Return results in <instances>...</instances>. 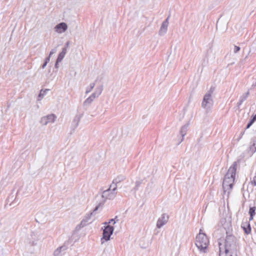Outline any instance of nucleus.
Here are the masks:
<instances>
[{"mask_svg":"<svg viewBox=\"0 0 256 256\" xmlns=\"http://www.w3.org/2000/svg\"><path fill=\"white\" fill-rule=\"evenodd\" d=\"M214 90V88L211 87L210 88V90L208 91V93H206V94H210V96H212V94L213 93Z\"/></svg>","mask_w":256,"mask_h":256,"instance_id":"33","label":"nucleus"},{"mask_svg":"<svg viewBox=\"0 0 256 256\" xmlns=\"http://www.w3.org/2000/svg\"><path fill=\"white\" fill-rule=\"evenodd\" d=\"M244 132H245V130H244L240 132L238 140L242 138L243 135L244 134Z\"/></svg>","mask_w":256,"mask_h":256,"instance_id":"36","label":"nucleus"},{"mask_svg":"<svg viewBox=\"0 0 256 256\" xmlns=\"http://www.w3.org/2000/svg\"><path fill=\"white\" fill-rule=\"evenodd\" d=\"M30 236L34 240H38V236L37 235V234L34 232H32L30 234Z\"/></svg>","mask_w":256,"mask_h":256,"instance_id":"24","label":"nucleus"},{"mask_svg":"<svg viewBox=\"0 0 256 256\" xmlns=\"http://www.w3.org/2000/svg\"><path fill=\"white\" fill-rule=\"evenodd\" d=\"M94 100L90 97L87 98L83 102V106L85 109H86L92 104Z\"/></svg>","mask_w":256,"mask_h":256,"instance_id":"19","label":"nucleus"},{"mask_svg":"<svg viewBox=\"0 0 256 256\" xmlns=\"http://www.w3.org/2000/svg\"><path fill=\"white\" fill-rule=\"evenodd\" d=\"M126 178V177L124 175L120 174L116 176L113 180L114 182H116L117 184L124 181Z\"/></svg>","mask_w":256,"mask_h":256,"instance_id":"18","label":"nucleus"},{"mask_svg":"<svg viewBox=\"0 0 256 256\" xmlns=\"http://www.w3.org/2000/svg\"><path fill=\"white\" fill-rule=\"evenodd\" d=\"M250 183L254 186H256V176L253 178L252 180L250 181Z\"/></svg>","mask_w":256,"mask_h":256,"instance_id":"31","label":"nucleus"},{"mask_svg":"<svg viewBox=\"0 0 256 256\" xmlns=\"http://www.w3.org/2000/svg\"><path fill=\"white\" fill-rule=\"evenodd\" d=\"M232 254H235L236 252H232L231 250H230L228 249L224 248V251L222 252L220 248V256H232Z\"/></svg>","mask_w":256,"mask_h":256,"instance_id":"16","label":"nucleus"},{"mask_svg":"<svg viewBox=\"0 0 256 256\" xmlns=\"http://www.w3.org/2000/svg\"><path fill=\"white\" fill-rule=\"evenodd\" d=\"M66 52H67L66 47H64L62 48V51L60 52L63 54H64L66 55Z\"/></svg>","mask_w":256,"mask_h":256,"instance_id":"35","label":"nucleus"},{"mask_svg":"<svg viewBox=\"0 0 256 256\" xmlns=\"http://www.w3.org/2000/svg\"><path fill=\"white\" fill-rule=\"evenodd\" d=\"M50 56H48L46 57V58H45V60H44V62H46V63H47V64H48V62H50Z\"/></svg>","mask_w":256,"mask_h":256,"instance_id":"37","label":"nucleus"},{"mask_svg":"<svg viewBox=\"0 0 256 256\" xmlns=\"http://www.w3.org/2000/svg\"><path fill=\"white\" fill-rule=\"evenodd\" d=\"M234 47L233 51L234 54L238 52L240 50V46L235 45H234Z\"/></svg>","mask_w":256,"mask_h":256,"instance_id":"29","label":"nucleus"},{"mask_svg":"<svg viewBox=\"0 0 256 256\" xmlns=\"http://www.w3.org/2000/svg\"><path fill=\"white\" fill-rule=\"evenodd\" d=\"M96 80L95 82H96ZM96 85V82L90 83V86L86 88V94H88L90 93L92 90L94 88Z\"/></svg>","mask_w":256,"mask_h":256,"instance_id":"20","label":"nucleus"},{"mask_svg":"<svg viewBox=\"0 0 256 256\" xmlns=\"http://www.w3.org/2000/svg\"><path fill=\"white\" fill-rule=\"evenodd\" d=\"M117 218V216H116L114 218H112V219H110L109 221L108 222H104V224H106L108 223H109V224H110V223H113V224H115L116 223V221H115V220Z\"/></svg>","mask_w":256,"mask_h":256,"instance_id":"32","label":"nucleus"},{"mask_svg":"<svg viewBox=\"0 0 256 256\" xmlns=\"http://www.w3.org/2000/svg\"><path fill=\"white\" fill-rule=\"evenodd\" d=\"M34 244H34V241H32V245H34Z\"/></svg>","mask_w":256,"mask_h":256,"instance_id":"45","label":"nucleus"},{"mask_svg":"<svg viewBox=\"0 0 256 256\" xmlns=\"http://www.w3.org/2000/svg\"><path fill=\"white\" fill-rule=\"evenodd\" d=\"M56 52V48H53L51 50V51L50 52V54L48 56H50V57L53 54H54Z\"/></svg>","mask_w":256,"mask_h":256,"instance_id":"34","label":"nucleus"},{"mask_svg":"<svg viewBox=\"0 0 256 256\" xmlns=\"http://www.w3.org/2000/svg\"><path fill=\"white\" fill-rule=\"evenodd\" d=\"M254 120V122L256 120V114L252 118Z\"/></svg>","mask_w":256,"mask_h":256,"instance_id":"44","label":"nucleus"},{"mask_svg":"<svg viewBox=\"0 0 256 256\" xmlns=\"http://www.w3.org/2000/svg\"><path fill=\"white\" fill-rule=\"evenodd\" d=\"M214 102L210 94H206L202 103V106L206 110L210 108L213 106Z\"/></svg>","mask_w":256,"mask_h":256,"instance_id":"5","label":"nucleus"},{"mask_svg":"<svg viewBox=\"0 0 256 256\" xmlns=\"http://www.w3.org/2000/svg\"><path fill=\"white\" fill-rule=\"evenodd\" d=\"M91 99H92L93 100L95 99V98H94V96H92V94H91L90 96H89Z\"/></svg>","mask_w":256,"mask_h":256,"instance_id":"42","label":"nucleus"},{"mask_svg":"<svg viewBox=\"0 0 256 256\" xmlns=\"http://www.w3.org/2000/svg\"><path fill=\"white\" fill-rule=\"evenodd\" d=\"M56 118V116L54 114H48L42 117L41 118L40 122L42 124L45 126L48 123L54 122L55 121Z\"/></svg>","mask_w":256,"mask_h":256,"instance_id":"6","label":"nucleus"},{"mask_svg":"<svg viewBox=\"0 0 256 256\" xmlns=\"http://www.w3.org/2000/svg\"><path fill=\"white\" fill-rule=\"evenodd\" d=\"M188 124H189L188 123L185 124L181 128H180V135H181V136L182 137L180 141V143L182 142L183 141V140H184V137L186 134V132L188 131Z\"/></svg>","mask_w":256,"mask_h":256,"instance_id":"13","label":"nucleus"},{"mask_svg":"<svg viewBox=\"0 0 256 256\" xmlns=\"http://www.w3.org/2000/svg\"><path fill=\"white\" fill-rule=\"evenodd\" d=\"M224 248L231 250L232 252H236V255L237 256L236 253L238 249L236 238L234 236L229 234L228 232H226V236L225 240Z\"/></svg>","mask_w":256,"mask_h":256,"instance_id":"3","label":"nucleus"},{"mask_svg":"<svg viewBox=\"0 0 256 256\" xmlns=\"http://www.w3.org/2000/svg\"><path fill=\"white\" fill-rule=\"evenodd\" d=\"M236 168L237 162H234L224 176L222 183V188L224 193L227 192L229 194L233 188Z\"/></svg>","mask_w":256,"mask_h":256,"instance_id":"1","label":"nucleus"},{"mask_svg":"<svg viewBox=\"0 0 256 256\" xmlns=\"http://www.w3.org/2000/svg\"><path fill=\"white\" fill-rule=\"evenodd\" d=\"M102 90H103V86L101 85V86H98L96 88L94 92L96 94H98V96H100V94H102Z\"/></svg>","mask_w":256,"mask_h":256,"instance_id":"22","label":"nucleus"},{"mask_svg":"<svg viewBox=\"0 0 256 256\" xmlns=\"http://www.w3.org/2000/svg\"><path fill=\"white\" fill-rule=\"evenodd\" d=\"M117 184L116 182H114V180L112 181V184L110 185V188H108L109 189L113 190L114 192L115 191V192H116V189H117Z\"/></svg>","mask_w":256,"mask_h":256,"instance_id":"23","label":"nucleus"},{"mask_svg":"<svg viewBox=\"0 0 256 256\" xmlns=\"http://www.w3.org/2000/svg\"><path fill=\"white\" fill-rule=\"evenodd\" d=\"M68 28V26L65 22H60L54 27L55 31L58 33H62Z\"/></svg>","mask_w":256,"mask_h":256,"instance_id":"12","label":"nucleus"},{"mask_svg":"<svg viewBox=\"0 0 256 256\" xmlns=\"http://www.w3.org/2000/svg\"><path fill=\"white\" fill-rule=\"evenodd\" d=\"M117 194V192L113 191L109 188L104 190L102 194V198H104V200L106 199H114Z\"/></svg>","mask_w":256,"mask_h":256,"instance_id":"7","label":"nucleus"},{"mask_svg":"<svg viewBox=\"0 0 256 256\" xmlns=\"http://www.w3.org/2000/svg\"><path fill=\"white\" fill-rule=\"evenodd\" d=\"M100 204L98 206H96V208H94V209L93 210V212H92V214L94 212H96V210H98V208L100 206Z\"/></svg>","mask_w":256,"mask_h":256,"instance_id":"38","label":"nucleus"},{"mask_svg":"<svg viewBox=\"0 0 256 256\" xmlns=\"http://www.w3.org/2000/svg\"><path fill=\"white\" fill-rule=\"evenodd\" d=\"M141 184H142V181H140V180L136 181V182L135 187L134 188L133 190L134 191H136L138 189V188L140 186V185Z\"/></svg>","mask_w":256,"mask_h":256,"instance_id":"28","label":"nucleus"},{"mask_svg":"<svg viewBox=\"0 0 256 256\" xmlns=\"http://www.w3.org/2000/svg\"><path fill=\"white\" fill-rule=\"evenodd\" d=\"M69 45V42H67L65 44V46L64 47H66V48L68 47Z\"/></svg>","mask_w":256,"mask_h":256,"instance_id":"43","label":"nucleus"},{"mask_svg":"<svg viewBox=\"0 0 256 256\" xmlns=\"http://www.w3.org/2000/svg\"><path fill=\"white\" fill-rule=\"evenodd\" d=\"M47 64H48L47 63H46V62H44V64L42 66V68L43 69L44 68Z\"/></svg>","mask_w":256,"mask_h":256,"instance_id":"41","label":"nucleus"},{"mask_svg":"<svg viewBox=\"0 0 256 256\" xmlns=\"http://www.w3.org/2000/svg\"><path fill=\"white\" fill-rule=\"evenodd\" d=\"M202 231L200 230L196 237V245L200 252L205 253L206 252L209 240L206 234L202 232Z\"/></svg>","mask_w":256,"mask_h":256,"instance_id":"2","label":"nucleus"},{"mask_svg":"<svg viewBox=\"0 0 256 256\" xmlns=\"http://www.w3.org/2000/svg\"><path fill=\"white\" fill-rule=\"evenodd\" d=\"M250 94L249 92H246L240 98V100L237 103V106L239 108L240 105L242 104V102L246 100Z\"/></svg>","mask_w":256,"mask_h":256,"instance_id":"15","label":"nucleus"},{"mask_svg":"<svg viewBox=\"0 0 256 256\" xmlns=\"http://www.w3.org/2000/svg\"><path fill=\"white\" fill-rule=\"evenodd\" d=\"M65 55L64 54H63L60 52L59 54H58V58L56 59V60H58V62H61L62 60V59L64 58Z\"/></svg>","mask_w":256,"mask_h":256,"instance_id":"25","label":"nucleus"},{"mask_svg":"<svg viewBox=\"0 0 256 256\" xmlns=\"http://www.w3.org/2000/svg\"><path fill=\"white\" fill-rule=\"evenodd\" d=\"M92 214V212H90L89 214H86L84 216V218L81 221L80 223L76 226V229L79 230L82 228L86 226L88 224V222L89 220L90 219Z\"/></svg>","mask_w":256,"mask_h":256,"instance_id":"9","label":"nucleus"},{"mask_svg":"<svg viewBox=\"0 0 256 256\" xmlns=\"http://www.w3.org/2000/svg\"><path fill=\"white\" fill-rule=\"evenodd\" d=\"M242 228H243V230L245 234H248L251 232L252 229L250 224H247L246 228L244 226H242Z\"/></svg>","mask_w":256,"mask_h":256,"instance_id":"21","label":"nucleus"},{"mask_svg":"<svg viewBox=\"0 0 256 256\" xmlns=\"http://www.w3.org/2000/svg\"><path fill=\"white\" fill-rule=\"evenodd\" d=\"M170 16L162 22L158 32L160 36H164L167 32Z\"/></svg>","mask_w":256,"mask_h":256,"instance_id":"10","label":"nucleus"},{"mask_svg":"<svg viewBox=\"0 0 256 256\" xmlns=\"http://www.w3.org/2000/svg\"><path fill=\"white\" fill-rule=\"evenodd\" d=\"M169 216L166 214H163L160 217L156 222V227L158 228H161L163 226L166 224L168 220Z\"/></svg>","mask_w":256,"mask_h":256,"instance_id":"8","label":"nucleus"},{"mask_svg":"<svg viewBox=\"0 0 256 256\" xmlns=\"http://www.w3.org/2000/svg\"><path fill=\"white\" fill-rule=\"evenodd\" d=\"M254 122V120L251 119L250 120L247 124L246 129L249 128Z\"/></svg>","mask_w":256,"mask_h":256,"instance_id":"30","label":"nucleus"},{"mask_svg":"<svg viewBox=\"0 0 256 256\" xmlns=\"http://www.w3.org/2000/svg\"><path fill=\"white\" fill-rule=\"evenodd\" d=\"M68 249V246L64 244L63 246L57 248L54 252V256H62Z\"/></svg>","mask_w":256,"mask_h":256,"instance_id":"11","label":"nucleus"},{"mask_svg":"<svg viewBox=\"0 0 256 256\" xmlns=\"http://www.w3.org/2000/svg\"><path fill=\"white\" fill-rule=\"evenodd\" d=\"M59 62H58V60H56L55 65H54L55 68H58V63Z\"/></svg>","mask_w":256,"mask_h":256,"instance_id":"40","label":"nucleus"},{"mask_svg":"<svg viewBox=\"0 0 256 256\" xmlns=\"http://www.w3.org/2000/svg\"><path fill=\"white\" fill-rule=\"evenodd\" d=\"M81 118V116L80 115H76L72 122V126L74 129H75L78 127Z\"/></svg>","mask_w":256,"mask_h":256,"instance_id":"14","label":"nucleus"},{"mask_svg":"<svg viewBox=\"0 0 256 256\" xmlns=\"http://www.w3.org/2000/svg\"><path fill=\"white\" fill-rule=\"evenodd\" d=\"M256 152V148L253 146V144L250 146L249 152L252 154Z\"/></svg>","mask_w":256,"mask_h":256,"instance_id":"27","label":"nucleus"},{"mask_svg":"<svg viewBox=\"0 0 256 256\" xmlns=\"http://www.w3.org/2000/svg\"><path fill=\"white\" fill-rule=\"evenodd\" d=\"M256 207L255 206H250L248 214H250V220H252L254 219V217L256 214Z\"/></svg>","mask_w":256,"mask_h":256,"instance_id":"17","label":"nucleus"},{"mask_svg":"<svg viewBox=\"0 0 256 256\" xmlns=\"http://www.w3.org/2000/svg\"><path fill=\"white\" fill-rule=\"evenodd\" d=\"M48 90H49L48 89H46L44 90H41L40 92V93L38 95V97L42 98L46 94V92Z\"/></svg>","mask_w":256,"mask_h":256,"instance_id":"26","label":"nucleus"},{"mask_svg":"<svg viewBox=\"0 0 256 256\" xmlns=\"http://www.w3.org/2000/svg\"><path fill=\"white\" fill-rule=\"evenodd\" d=\"M92 96H94V98H98L100 96H98V94H96L95 92H93L92 94Z\"/></svg>","mask_w":256,"mask_h":256,"instance_id":"39","label":"nucleus"},{"mask_svg":"<svg viewBox=\"0 0 256 256\" xmlns=\"http://www.w3.org/2000/svg\"><path fill=\"white\" fill-rule=\"evenodd\" d=\"M104 228L102 232V238H101L102 244L103 243V240H104L106 241L110 240V237L114 230V228L110 225L104 226Z\"/></svg>","mask_w":256,"mask_h":256,"instance_id":"4","label":"nucleus"}]
</instances>
